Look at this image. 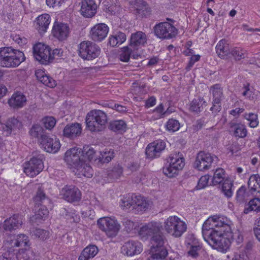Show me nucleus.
I'll list each match as a JSON object with an SVG mask.
<instances>
[{"label":"nucleus","mask_w":260,"mask_h":260,"mask_svg":"<svg viewBox=\"0 0 260 260\" xmlns=\"http://www.w3.org/2000/svg\"><path fill=\"white\" fill-rule=\"evenodd\" d=\"M202 235L205 241L212 247L220 251L229 248L234 239L227 218L213 216L209 217L202 226Z\"/></svg>","instance_id":"f257e3e1"},{"label":"nucleus","mask_w":260,"mask_h":260,"mask_svg":"<svg viewBox=\"0 0 260 260\" xmlns=\"http://www.w3.org/2000/svg\"><path fill=\"white\" fill-rule=\"evenodd\" d=\"M25 59L23 52L12 47L0 48V66L3 68L17 67Z\"/></svg>","instance_id":"f03ea898"},{"label":"nucleus","mask_w":260,"mask_h":260,"mask_svg":"<svg viewBox=\"0 0 260 260\" xmlns=\"http://www.w3.org/2000/svg\"><path fill=\"white\" fill-rule=\"evenodd\" d=\"M108 121L107 115L100 110L89 111L86 117L87 128L91 132H100L105 127Z\"/></svg>","instance_id":"7ed1b4c3"},{"label":"nucleus","mask_w":260,"mask_h":260,"mask_svg":"<svg viewBox=\"0 0 260 260\" xmlns=\"http://www.w3.org/2000/svg\"><path fill=\"white\" fill-rule=\"evenodd\" d=\"M165 230L172 236L181 237L187 230V225L184 221L177 216L169 217L164 222Z\"/></svg>","instance_id":"20e7f679"},{"label":"nucleus","mask_w":260,"mask_h":260,"mask_svg":"<svg viewBox=\"0 0 260 260\" xmlns=\"http://www.w3.org/2000/svg\"><path fill=\"white\" fill-rule=\"evenodd\" d=\"M168 162L169 164L163 168V173L169 178L176 177L185 165L184 158L179 153L171 154Z\"/></svg>","instance_id":"39448f33"},{"label":"nucleus","mask_w":260,"mask_h":260,"mask_svg":"<svg viewBox=\"0 0 260 260\" xmlns=\"http://www.w3.org/2000/svg\"><path fill=\"white\" fill-rule=\"evenodd\" d=\"M43 159L42 154L38 152H33L32 158L24 164V172L30 177L38 175L44 168Z\"/></svg>","instance_id":"423d86ee"},{"label":"nucleus","mask_w":260,"mask_h":260,"mask_svg":"<svg viewBox=\"0 0 260 260\" xmlns=\"http://www.w3.org/2000/svg\"><path fill=\"white\" fill-rule=\"evenodd\" d=\"M79 55L84 60H92L101 53L100 47L91 41H83L79 45Z\"/></svg>","instance_id":"0eeeda50"},{"label":"nucleus","mask_w":260,"mask_h":260,"mask_svg":"<svg viewBox=\"0 0 260 260\" xmlns=\"http://www.w3.org/2000/svg\"><path fill=\"white\" fill-rule=\"evenodd\" d=\"M153 30L155 36L161 40L172 39L178 34V29L172 24L168 22H162L155 24Z\"/></svg>","instance_id":"6e6552de"},{"label":"nucleus","mask_w":260,"mask_h":260,"mask_svg":"<svg viewBox=\"0 0 260 260\" xmlns=\"http://www.w3.org/2000/svg\"><path fill=\"white\" fill-rule=\"evenodd\" d=\"M97 224L102 231L110 237L115 236L120 230V225L115 218L103 217L97 221Z\"/></svg>","instance_id":"1a4fd4ad"},{"label":"nucleus","mask_w":260,"mask_h":260,"mask_svg":"<svg viewBox=\"0 0 260 260\" xmlns=\"http://www.w3.org/2000/svg\"><path fill=\"white\" fill-rule=\"evenodd\" d=\"M51 51L49 46L39 43L34 46L33 55L40 63L46 65L52 62L53 56H51Z\"/></svg>","instance_id":"9d476101"},{"label":"nucleus","mask_w":260,"mask_h":260,"mask_svg":"<svg viewBox=\"0 0 260 260\" xmlns=\"http://www.w3.org/2000/svg\"><path fill=\"white\" fill-rule=\"evenodd\" d=\"M217 158L209 153L204 151L199 152L196 156L193 164L194 168L199 171H205L210 168L212 164Z\"/></svg>","instance_id":"9b49d317"},{"label":"nucleus","mask_w":260,"mask_h":260,"mask_svg":"<svg viewBox=\"0 0 260 260\" xmlns=\"http://www.w3.org/2000/svg\"><path fill=\"white\" fill-rule=\"evenodd\" d=\"M29 239L28 236L25 234H21L16 236H12L8 238L5 242V247L9 251L17 252L15 248L22 246H29Z\"/></svg>","instance_id":"f8f14e48"},{"label":"nucleus","mask_w":260,"mask_h":260,"mask_svg":"<svg viewBox=\"0 0 260 260\" xmlns=\"http://www.w3.org/2000/svg\"><path fill=\"white\" fill-rule=\"evenodd\" d=\"M39 140L41 147L47 152L56 153L60 148L59 141L56 137L52 138L48 135H43Z\"/></svg>","instance_id":"ddd939ff"},{"label":"nucleus","mask_w":260,"mask_h":260,"mask_svg":"<svg viewBox=\"0 0 260 260\" xmlns=\"http://www.w3.org/2000/svg\"><path fill=\"white\" fill-rule=\"evenodd\" d=\"M60 195L62 199L70 203L78 202L81 198V191L73 185H67L62 188Z\"/></svg>","instance_id":"4468645a"},{"label":"nucleus","mask_w":260,"mask_h":260,"mask_svg":"<svg viewBox=\"0 0 260 260\" xmlns=\"http://www.w3.org/2000/svg\"><path fill=\"white\" fill-rule=\"evenodd\" d=\"M162 225L160 222L152 221L141 226L139 231V235L145 239L152 237L161 231Z\"/></svg>","instance_id":"2eb2a0df"},{"label":"nucleus","mask_w":260,"mask_h":260,"mask_svg":"<svg viewBox=\"0 0 260 260\" xmlns=\"http://www.w3.org/2000/svg\"><path fill=\"white\" fill-rule=\"evenodd\" d=\"M24 219L20 214H14L7 218L3 222V229L6 232H12L20 228L23 224Z\"/></svg>","instance_id":"dca6fc26"},{"label":"nucleus","mask_w":260,"mask_h":260,"mask_svg":"<svg viewBox=\"0 0 260 260\" xmlns=\"http://www.w3.org/2000/svg\"><path fill=\"white\" fill-rule=\"evenodd\" d=\"M165 147L166 143L164 141L156 140L148 145L146 148V154L150 158L159 157Z\"/></svg>","instance_id":"f3484780"},{"label":"nucleus","mask_w":260,"mask_h":260,"mask_svg":"<svg viewBox=\"0 0 260 260\" xmlns=\"http://www.w3.org/2000/svg\"><path fill=\"white\" fill-rule=\"evenodd\" d=\"M81 149L73 148L67 151L65 153L64 160L74 168L83 161L81 159Z\"/></svg>","instance_id":"a211bd4d"},{"label":"nucleus","mask_w":260,"mask_h":260,"mask_svg":"<svg viewBox=\"0 0 260 260\" xmlns=\"http://www.w3.org/2000/svg\"><path fill=\"white\" fill-rule=\"evenodd\" d=\"M109 31L108 26L105 23H99L95 25L90 30L91 39L95 42H100L107 36Z\"/></svg>","instance_id":"6ab92c4d"},{"label":"nucleus","mask_w":260,"mask_h":260,"mask_svg":"<svg viewBox=\"0 0 260 260\" xmlns=\"http://www.w3.org/2000/svg\"><path fill=\"white\" fill-rule=\"evenodd\" d=\"M142 251L141 243L137 241H128L121 247V252L127 256H133L141 253Z\"/></svg>","instance_id":"aec40b11"},{"label":"nucleus","mask_w":260,"mask_h":260,"mask_svg":"<svg viewBox=\"0 0 260 260\" xmlns=\"http://www.w3.org/2000/svg\"><path fill=\"white\" fill-rule=\"evenodd\" d=\"M80 13L84 17L92 18L96 13L97 5L94 0H82Z\"/></svg>","instance_id":"412c9836"},{"label":"nucleus","mask_w":260,"mask_h":260,"mask_svg":"<svg viewBox=\"0 0 260 260\" xmlns=\"http://www.w3.org/2000/svg\"><path fill=\"white\" fill-rule=\"evenodd\" d=\"M70 32L68 24L63 23H55L52 29V34L54 37L60 41L67 39Z\"/></svg>","instance_id":"4be33fe9"},{"label":"nucleus","mask_w":260,"mask_h":260,"mask_svg":"<svg viewBox=\"0 0 260 260\" xmlns=\"http://www.w3.org/2000/svg\"><path fill=\"white\" fill-rule=\"evenodd\" d=\"M147 41L146 34L141 31H139L132 34L129 46L134 49H137L139 46H144L147 43Z\"/></svg>","instance_id":"5701e85b"},{"label":"nucleus","mask_w":260,"mask_h":260,"mask_svg":"<svg viewBox=\"0 0 260 260\" xmlns=\"http://www.w3.org/2000/svg\"><path fill=\"white\" fill-rule=\"evenodd\" d=\"M134 7L136 13L141 17H147L151 14V8L147 3L143 0H136Z\"/></svg>","instance_id":"b1692460"},{"label":"nucleus","mask_w":260,"mask_h":260,"mask_svg":"<svg viewBox=\"0 0 260 260\" xmlns=\"http://www.w3.org/2000/svg\"><path fill=\"white\" fill-rule=\"evenodd\" d=\"M82 131V127L79 123H75L67 125L63 129V136L71 139L79 136Z\"/></svg>","instance_id":"393cba45"},{"label":"nucleus","mask_w":260,"mask_h":260,"mask_svg":"<svg viewBox=\"0 0 260 260\" xmlns=\"http://www.w3.org/2000/svg\"><path fill=\"white\" fill-rule=\"evenodd\" d=\"M26 102L25 96L20 92H16L9 100L8 104L13 108H20L25 105Z\"/></svg>","instance_id":"a878e982"},{"label":"nucleus","mask_w":260,"mask_h":260,"mask_svg":"<svg viewBox=\"0 0 260 260\" xmlns=\"http://www.w3.org/2000/svg\"><path fill=\"white\" fill-rule=\"evenodd\" d=\"M22 122L14 117L9 119L6 124H2V127L7 134H10L12 132L20 131L22 128Z\"/></svg>","instance_id":"bb28decb"},{"label":"nucleus","mask_w":260,"mask_h":260,"mask_svg":"<svg viewBox=\"0 0 260 260\" xmlns=\"http://www.w3.org/2000/svg\"><path fill=\"white\" fill-rule=\"evenodd\" d=\"M210 93L212 95V101L215 104H220L224 99L223 88L219 84H216L210 87Z\"/></svg>","instance_id":"cd10ccee"},{"label":"nucleus","mask_w":260,"mask_h":260,"mask_svg":"<svg viewBox=\"0 0 260 260\" xmlns=\"http://www.w3.org/2000/svg\"><path fill=\"white\" fill-rule=\"evenodd\" d=\"M74 172L75 173V174L79 177H81V176H83L87 178H91L93 174V170L91 167L84 161L81 162L80 165L77 166V167L75 168Z\"/></svg>","instance_id":"c85d7f7f"},{"label":"nucleus","mask_w":260,"mask_h":260,"mask_svg":"<svg viewBox=\"0 0 260 260\" xmlns=\"http://www.w3.org/2000/svg\"><path fill=\"white\" fill-rule=\"evenodd\" d=\"M35 75L38 80L45 85L50 88L56 86V81L52 77L47 75L44 71L38 70L36 71Z\"/></svg>","instance_id":"c756f323"},{"label":"nucleus","mask_w":260,"mask_h":260,"mask_svg":"<svg viewBox=\"0 0 260 260\" xmlns=\"http://www.w3.org/2000/svg\"><path fill=\"white\" fill-rule=\"evenodd\" d=\"M50 23V16L48 14H44L38 17L37 20V29L40 34L46 31Z\"/></svg>","instance_id":"7c9ffc66"},{"label":"nucleus","mask_w":260,"mask_h":260,"mask_svg":"<svg viewBox=\"0 0 260 260\" xmlns=\"http://www.w3.org/2000/svg\"><path fill=\"white\" fill-rule=\"evenodd\" d=\"M229 44L225 39H222L218 42L216 46V52L221 58H224L230 54Z\"/></svg>","instance_id":"2f4dec72"},{"label":"nucleus","mask_w":260,"mask_h":260,"mask_svg":"<svg viewBox=\"0 0 260 260\" xmlns=\"http://www.w3.org/2000/svg\"><path fill=\"white\" fill-rule=\"evenodd\" d=\"M207 103L205 100L202 97H198L197 99H194L190 103L189 111L199 113L202 111L204 107L206 106Z\"/></svg>","instance_id":"473e14b6"},{"label":"nucleus","mask_w":260,"mask_h":260,"mask_svg":"<svg viewBox=\"0 0 260 260\" xmlns=\"http://www.w3.org/2000/svg\"><path fill=\"white\" fill-rule=\"evenodd\" d=\"M99 249L95 245H89L82 251L78 260H89L93 258L98 253Z\"/></svg>","instance_id":"72a5a7b5"},{"label":"nucleus","mask_w":260,"mask_h":260,"mask_svg":"<svg viewBox=\"0 0 260 260\" xmlns=\"http://www.w3.org/2000/svg\"><path fill=\"white\" fill-rule=\"evenodd\" d=\"M109 128L116 133L122 134L127 129V124L123 120H114L110 122Z\"/></svg>","instance_id":"f704fd0d"},{"label":"nucleus","mask_w":260,"mask_h":260,"mask_svg":"<svg viewBox=\"0 0 260 260\" xmlns=\"http://www.w3.org/2000/svg\"><path fill=\"white\" fill-rule=\"evenodd\" d=\"M149 206L148 202L143 197L135 195L134 209L138 212L142 213L148 209Z\"/></svg>","instance_id":"c9c22d12"},{"label":"nucleus","mask_w":260,"mask_h":260,"mask_svg":"<svg viewBox=\"0 0 260 260\" xmlns=\"http://www.w3.org/2000/svg\"><path fill=\"white\" fill-rule=\"evenodd\" d=\"M151 257L153 259L163 260L167 256L168 252L164 247L150 248Z\"/></svg>","instance_id":"e433bc0d"},{"label":"nucleus","mask_w":260,"mask_h":260,"mask_svg":"<svg viewBox=\"0 0 260 260\" xmlns=\"http://www.w3.org/2000/svg\"><path fill=\"white\" fill-rule=\"evenodd\" d=\"M166 238L161 231L154 235L150 238L151 248L164 247V244Z\"/></svg>","instance_id":"4c0bfd02"},{"label":"nucleus","mask_w":260,"mask_h":260,"mask_svg":"<svg viewBox=\"0 0 260 260\" xmlns=\"http://www.w3.org/2000/svg\"><path fill=\"white\" fill-rule=\"evenodd\" d=\"M19 256V260H39V254L35 252L32 249L30 248L25 249L24 251L22 250L21 252L17 253Z\"/></svg>","instance_id":"58836bf2"},{"label":"nucleus","mask_w":260,"mask_h":260,"mask_svg":"<svg viewBox=\"0 0 260 260\" xmlns=\"http://www.w3.org/2000/svg\"><path fill=\"white\" fill-rule=\"evenodd\" d=\"M231 129L236 137L243 138L247 136V131L244 124L233 123L231 125Z\"/></svg>","instance_id":"ea45409f"},{"label":"nucleus","mask_w":260,"mask_h":260,"mask_svg":"<svg viewBox=\"0 0 260 260\" xmlns=\"http://www.w3.org/2000/svg\"><path fill=\"white\" fill-rule=\"evenodd\" d=\"M126 35L124 33L119 31L112 35L109 38V44L112 47L119 46L126 40Z\"/></svg>","instance_id":"a19ab883"},{"label":"nucleus","mask_w":260,"mask_h":260,"mask_svg":"<svg viewBox=\"0 0 260 260\" xmlns=\"http://www.w3.org/2000/svg\"><path fill=\"white\" fill-rule=\"evenodd\" d=\"M248 187L252 192H256L260 196V177L253 175L250 177L248 182Z\"/></svg>","instance_id":"79ce46f5"},{"label":"nucleus","mask_w":260,"mask_h":260,"mask_svg":"<svg viewBox=\"0 0 260 260\" xmlns=\"http://www.w3.org/2000/svg\"><path fill=\"white\" fill-rule=\"evenodd\" d=\"M250 211H255L256 212L260 211V199L255 198L251 200L244 210V213H249Z\"/></svg>","instance_id":"37998d69"},{"label":"nucleus","mask_w":260,"mask_h":260,"mask_svg":"<svg viewBox=\"0 0 260 260\" xmlns=\"http://www.w3.org/2000/svg\"><path fill=\"white\" fill-rule=\"evenodd\" d=\"M135 195L134 194H127L124 196L121 200L120 204L121 207L123 209H128L131 207L134 208Z\"/></svg>","instance_id":"c03bdc74"},{"label":"nucleus","mask_w":260,"mask_h":260,"mask_svg":"<svg viewBox=\"0 0 260 260\" xmlns=\"http://www.w3.org/2000/svg\"><path fill=\"white\" fill-rule=\"evenodd\" d=\"M122 173L123 168L119 164L115 165L107 171L108 176L113 180L117 179L120 177Z\"/></svg>","instance_id":"a18cd8bd"},{"label":"nucleus","mask_w":260,"mask_h":260,"mask_svg":"<svg viewBox=\"0 0 260 260\" xmlns=\"http://www.w3.org/2000/svg\"><path fill=\"white\" fill-rule=\"evenodd\" d=\"M230 54H231L236 60H240L246 57L247 51L241 47H235L231 49Z\"/></svg>","instance_id":"49530a36"},{"label":"nucleus","mask_w":260,"mask_h":260,"mask_svg":"<svg viewBox=\"0 0 260 260\" xmlns=\"http://www.w3.org/2000/svg\"><path fill=\"white\" fill-rule=\"evenodd\" d=\"M243 116L244 118L249 122L248 125L250 127L255 128L258 125L257 114L253 113H245Z\"/></svg>","instance_id":"de8ad7c7"},{"label":"nucleus","mask_w":260,"mask_h":260,"mask_svg":"<svg viewBox=\"0 0 260 260\" xmlns=\"http://www.w3.org/2000/svg\"><path fill=\"white\" fill-rule=\"evenodd\" d=\"M224 171L223 169H216L212 178L213 184L215 185L221 183L224 180Z\"/></svg>","instance_id":"09e8293b"},{"label":"nucleus","mask_w":260,"mask_h":260,"mask_svg":"<svg viewBox=\"0 0 260 260\" xmlns=\"http://www.w3.org/2000/svg\"><path fill=\"white\" fill-rule=\"evenodd\" d=\"M114 157V152L113 150H106L101 152L100 155L98 158L99 161L102 164L108 163Z\"/></svg>","instance_id":"8fccbe9b"},{"label":"nucleus","mask_w":260,"mask_h":260,"mask_svg":"<svg viewBox=\"0 0 260 260\" xmlns=\"http://www.w3.org/2000/svg\"><path fill=\"white\" fill-rule=\"evenodd\" d=\"M29 132L32 137L37 138H39V137L40 138H41L43 135H47L45 134L42 127L39 124H35L32 125Z\"/></svg>","instance_id":"3c124183"},{"label":"nucleus","mask_w":260,"mask_h":260,"mask_svg":"<svg viewBox=\"0 0 260 260\" xmlns=\"http://www.w3.org/2000/svg\"><path fill=\"white\" fill-rule=\"evenodd\" d=\"M185 244L187 248H189L195 246L201 245L199 240L192 234H188L185 238Z\"/></svg>","instance_id":"603ef678"},{"label":"nucleus","mask_w":260,"mask_h":260,"mask_svg":"<svg viewBox=\"0 0 260 260\" xmlns=\"http://www.w3.org/2000/svg\"><path fill=\"white\" fill-rule=\"evenodd\" d=\"M180 123L177 120L170 119L166 124L167 129L170 132L177 131L180 128Z\"/></svg>","instance_id":"864d4df0"},{"label":"nucleus","mask_w":260,"mask_h":260,"mask_svg":"<svg viewBox=\"0 0 260 260\" xmlns=\"http://www.w3.org/2000/svg\"><path fill=\"white\" fill-rule=\"evenodd\" d=\"M132 50L128 46L121 48L119 54V59L123 62H128L129 60Z\"/></svg>","instance_id":"5fc2aeb1"},{"label":"nucleus","mask_w":260,"mask_h":260,"mask_svg":"<svg viewBox=\"0 0 260 260\" xmlns=\"http://www.w3.org/2000/svg\"><path fill=\"white\" fill-rule=\"evenodd\" d=\"M42 122L46 129L51 130L55 125L56 121L53 117L47 116L42 119Z\"/></svg>","instance_id":"6e6d98bb"},{"label":"nucleus","mask_w":260,"mask_h":260,"mask_svg":"<svg viewBox=\"0 0 260 260\" xmlns=\"http://www.w3.org/2000/svg\"><path fill=\"white\" fill-rule=\"evenodd\" d=\"M49 232L47 231L37 229L33 231L32 235H34L35 238L44 241L49 238Z\"/></svg>","instance_id":"4d7b16f0"},{"label":"nucleus","mask_w":260,"mask_h":260,"mask_svg":"<svg viewBox=\"0 0 260 260\" xmlns=\"http://www.w3.org/2000/svg\"><path fill=\"white\" fill-rule=\"evenodd\" d=\"M246 187L242 186L237 191L236 200L239 203H243L248 196V193L246 191Z\"/></svg>","instance_id":"13d9d810"},{"label":"nucleus","mask_w":260,"mask_h":260,"mask_svg":"<svg viewBox=\"0 0 260 260\" xmlns=\"http://www.w3.org/2000/svg\"><path fill=\"white\" fill-rule=\"evenodd\" d=\"M48 209L45 206H41L35 213L34 218L37 219H42L46 217L48 215Z\"/></svg>","instance_id":"bf43d9fd"},{"label":"nucleus","mask_w":260,"mask_h":260,"mask_svg":"<svg viewBox=\"0 0 260 260\" xmlns=\"http://www.w3.org/2000/svg\"><path fill=\"white\" fill-rule=\"evenodd\" d=\"M0 260H19V256H17V252L7 251L3 255H0Z\"/></svg>","instance_id":"052dcab7"},{"label":"nucleus","mask_w":260,"mask_h":260,"mask_svg":"<svg viewBox=\"0 0 260 260\" xmlns=\"http://www.w3.org/2000/svg\"><path fill=\"white\" fill-rule=\"evenodd\" d=\"M82 153L87 157L89 160H91L94 158L95 151L92 147L85 146L83 147Z\"/></svg>","instance_id":"680f3d73"},{"label":"nucleus","mask_w":260,"mask_h":260,"mask_svg":"<svg viewBox=\"0 0 260 260\" xmlns=\"http://www.w3.org/2000/svg\"><path fill=\"white\" fill-rule=\"evenodd\" d=\"M209 180L208 175H204L202 176L198 181V184L196 186L197 189H201L205 188L208 185Z\"/></svg>","instance_id":"e2e57ef3"},{"label":"nucleus","mask_w":260,"mask_h":260,"mask_svg":"<svg viewBox=\"0 0 260 260\" xmlns=\"http://www.w3.org/2000/svg\"><path fill=\"white\" fill-rule=\"evenodd\" d=\"M202 248V245L195 246L192 247L187 248V253L188 255L190 256L193 258H197L199 256V252Z\"/></svg>","instance_id":"0e129e2a"},{"label":"nucleus","mask_w":260,"mask_h":260,"mask_svg":"<svg viewBox=\"0 0 260 260\" xmlns=\"http://www.w3.org/2000/svg\"><path fill=\"white\" fill-rule=\"evenodd\" d=\"M46 198L45 194L40 188L38 189L36 196L34 198V202L36 204H40V202Z\"/></svg>","instance_id":"69168bd1"},{"label":"nucleus","mask_w":260,"mask_h":260,"mask_svg":"<svg viewBox=\"0 0 260 260\" xmlns=\"http://www.w3.org/2000/svg\"><path fill=\"white\" fill-rule=\"evenodd\" d=\"M253 231L256 238L260 242V217L257 219Z\"/></svg>","instance_id":"338daca9"},{"label":"nucleus","mask_w":260,"mask_h":260,"mask_svg":"<svg viewBox=\"0 0 260 260\" xmlns=\"http://www.w3.org/2000/svg\"><path fill=\"white\" fill-rule=\"evenodd\" d=\"M154 111L158 113L160 117H164L168 113V110L164 111V107L162 104H160L156 107Z\"/></svg>","instance_id":"774afa93"}]
</instances>
